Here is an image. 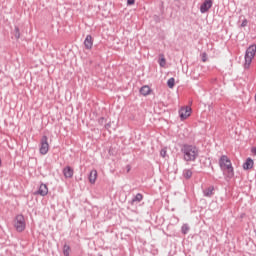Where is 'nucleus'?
Here are the masks:
<instances>
[{"mask_svg":"<svg viewBox=\"0 0 256 256\" xmlns=\"http://www.w3.org/2000/svg\"><path fill=\"white\" fill-rule=\"evenodd\" d=\"M180 151L187 163L197 161V157H199V148L195 145L183 144Z\"/></svg>","mask_w":256,"mask_h":256,"instance_id":"f257e3e1","label":"nucleus"},{"mask_svg":"<svg viewBox=\"0 0 256 256\" xmlns=\"http://www.w3.org/2000/svg\"><path fill=\"white\" fill-rule=\"evenodd\" d=\"M219 167L221 171L226 173L228 179H233L235 177V170L233 169V164L231 159L227 155H222L219 159Z\"/></svg>","mask_w":256,"mask_h":256,"instance_id":"f03ea898","label":"nucleus"},{"mask_svg":"<svg viewBox=\"0 0 256 256\" xmlns=\"http://www.w3.org/2000/svg\"><path fill=\"white\" fill-rule=\"evenodd\" d=\"M255 53H256L255 44L247 48L246 54H245V64H244L245 69H249L251 63L253 62V57H255Z\"/></svg>","mask_w":256,"mask_h":256,"instance_id":"7ed1b4c3","label":"nucleus"},{"mask_svg":"<svg viewBox=\"0 0 256 256\" xmlns=\"http://www.w3.org/2000/svg\"><path fill=\"white\" fill-rule=\"evenodd\" d=\"M14 227L18 233H23V230L27 227V224L25 223V216H23V214H19L15 217Z\"/></svg>","mask_w":256,"mask_h":256,"instance_id":"20e7f679","label":"nucleus"},{"mask_svg":"<svg viewBox=\"0 0 256 256\" xmlns=\"http://www.w3.org/2000/svg\"><path fill=\"white\" fill-rule=\"evenodd\" d=\"M49 138L47 136H42L41 140H40V154L41 155H47V153H49Z\"/></svg>","mask_w":256,"mask_h":256,"instance_id":"39448f33","label":"nucleus"},{"mask_svg":"<svg viewBox=\"0 0 256 256\" xmlns=\"http://www.w3.org/2000/svg\"><path fill=\"white\" fill-rule=\"evenodd\" d=\"M213 7V0H205L200 6V13H207Z\"/></svg>","mask_w":256,"mask_h":256,"instance_id":"423d86ee","label":"nucleus"},{"mask_svg":"<svg viewBox=\"0 0 256 256\" xmlns=\"http://www.w3.org/2000/svg\"><path fill=\"white\" fill-rule=\"evenodd\" d=\"M179 115H180V118H181L182 121L187 119V117L191 116V107L186 106L184 108H181L179 110Z\"/></svg>","mask_w":256,"mask_h":256,"instance_id":"0eeeda50","label":"nucleus"},{"mask_svg":"<svg viewBox=\"0 0 256 256\" xmlns=\"http://www.w3.org/2000/svg\"><path fill=\"white\" fill-rule=\"evenodd\" d=\"M49 193V188L46 186V184H41L39 186V189L37 192L34 193V195H40L41 197H45Z\"/></svg>","mask_w":256,"mask_h":256,"instance_id":"6e6552de","label":"nucleus"},{"mask_svg":"<svg viewBox=\"0 0 256 256\" xmlns=\"http://www.w3.org/2000/svg\"><path fill=\"white\" fill-rule=\"evenodd\" d=\"M62 173L65 179H72L75 171L71 168V166H66L65 168H63Z\"/></svg>","mask_w":256,"mask_h":256,"instance_id":"1a4fd4ad","label":"nucleus"},{"mask_svg":"<svg viewBox=\"0 0 256 256\" xmlns=\"http://www.w3.org/2000/svg\"><path fill=\"white\" fill-rule=\"evenodd\" d=\"M204 197H213L215 195V186H209L202 191Z\"/></svg>","mask_w":256,"mask_h":256,"instance_id":"9d476101","label":"nucleus"},{"mask_svg":"<svg viewBox=\"0 0 256 256\" xmlns=\"http://www.w3.org/2000/svg\"><path fill=\"white\" fill-rule=\"evenodd\" d=\"M85 49L91 50L93 49V36L87 35L84 40Z\"/></svg>","mask_w":256,"mask_h":256,"instance_id":"9b49d317","label":"nucleus"},{"mask_svg":"<svg viewBox=\"0 0 256 256\" xmlns=\"http://www.w3.org/2000/svg\"><path fill=\"white\" fill-rule=\"evenodd\" d=\"M253 159L247 158L246 161L243 164V169L245 171H249V169H253Z\"/></svg>","mask_w":256,"mask_h":256,"instance_id":"f8f14e48","label":"nucleus"},{"mask_svg":"<svg viewBox=\"0 0 256 256\" xmlns=\"http://www.w3.org/2000/svg\"><path fill=\"white\" fill-rule=\"evenodd\" d=\"M89 182L93 185L97 181V170H92L89 174Z\"/></svg>","mask_w":256,"mask_h":256,"instance_id":"ddd939ff","label":"nucleus"},{"mask_svg":"<svg viewBox=\"0 0 256 256\" xmlns=\"http://www.w3.org/2000/svg\"><path fill=\"white\" fill-rule=\"evenodd\" d=\"M140 93L141 95H143L144 97H147V95H149V93H151V88L149 86H142L140 88Z\"/></svg>","mask_w":256,"mask_h":256,"instance_id":"4468645a","label":"nucleus"},{"mask_svg":"<svg viewBox=\"0 0 256 256\" xmlns=\"http://www.w3.org/2000/svg\"><path fill=\"white\" fill-rule=\"evenodd\" d=\"M141 201H143V194L137 193L135 197L131 200V205H133L134 203H141Z\"/></svg>","mask_w":256,"mask_h":256,"instance_id":"2eb2a0df","label":"nucleus"},{"mask_svg":"<svg viewBox=\"0 0 256 256\" xmlns=\"http://www.w3.org/2000/svg\"><path fill=\"white\" fill-rule=\"evenodd\" d=\"M183 177L184 179H191V177H193V171H191V169H184Z\"/></svg>","mask_w":256,"mask_h":256,"instance_id":"dca6fc26","label":"nucleus"},{"mask_svg":"<svg viewBox=\"0 0 256 256\" xmlns=\"http://www.w3.org/2000/svg\"><path fill=\"white\" fill-rule=\"evenodd\" d=\"M160 67H165L167 65V60L165 59V55L160 54V59L158 61Z\"/></svg>","mask_w":256,"mask_h":256,"instance_id":"f3484780","label":"nucleus"},{"mask_svg":"<svg viewBox=\"0 0 256 256\" xmlns=\"http://www.w3.org/2000/svg\"><path fill=\"white\" fill-rule=\"evenodd\" d=\"M69 253H71V246L64 244L63 246V255L64 256H69Z\"/></svg>","mask_w":256,"mask_h":256,"instance_id":"a211bd4d","label":"nucleus"},{"mask_svg":"<svg viewBox=\"0 0 256 256\" xmlns=\"http://www.w3.org/2000/svg\"><path fill=\"white\" fill-rule=\"evenodd\" d=\"M13 35H14L15 39H19L21 37V32L19 30V26L14 27Z\"/></svg>","mask_w":256,"mask_h":256,"instance_id":"6ab92c4d","label":"nucleus"},{"mask_svg":"<svg viewBox=\"0 0 256 256\" xmlns=\"http://www.w3.org/2000/svg\"><path fill=\"white\" fill-rule=\"evenodd\" d=\"M167 86L169 87V89H173V87H175V78H169L167 81Z\"/></svg>","mask_w":256,"mask_h":256,"instance_id":"aec40b11","label":"nucleus"},{"mask_svg":"<svg viewBox=\"0 0 256 256\" xmlns=\"http://www.w3.org/2000/svg\"><path fill=\"white\" fill-rule=\"evenodd\" d=\"M189 225L188 224H183L181 227V232L183 233V235H187L189 233Z\"/></svg>","mask_w":256,"mask_h":256,"instance_id":"412c9836","label":"nucleus"},{"mask_svg":"<svg viewBox=\"0 0 256 256\" xmlns=\"http://www.w3.org/2000/svg\"><path fill=\"white\" fill-rule=\"evenodd\" d=\"M98 123H99V125L103 126L107 123V119L105 117H100L98 119Z\"/></svg>","mask_w":256,"mask_h":256,"instance_id":"4be33fe9","label":"nucleus"},{"mask_svg":"<svg viewBox=\"0 0 256 256\" xmlns=\"http://www.w3.org/2000/svg\"><path fill=\"white\" fill-rule=\"evenodd\" d=\"M160 155L163 157V159H165V157H167V148L161 149Z\"/></svg>","mask_w":256,"mask_h":256,"instance_id":"5701e85b","label":"nucleus"},{"mask_svg":"<svg viewBox=\"0 0 256 256\" xmlns=\"http://www.w3.org/2000/svg\"><path fill=\"white\" fill-rule=\"evenodd\" d=\"M104 128L107 129V131H109L111 129V122H106L104 124Z\"/></svg>","mask_w":256,"mask_h":256,"instance_id":"b1692460","label":"nucleus"},{"mask_svg":"<svg viewBox=\"0 0 256 256\" xmlns=\"http://www.w3.org/2000/svg\"><path fill=\"white\" fill-rule=\"evenodd\" d=\"M247 23H248L247 19H244L241 23V27H247Z\"/></svg>","mask_w":256,"mask_h":256,"instance_id":"393cba45","label":"nucleus"},{"mask_svg":"<svg viewBox=\"0 0 256 256\" xmlns=\"http://www.w3.org/2000/svg\"><path fill=\"white\" fill-rule=\"evenodd\" d=\"M127 5H135V0H127Z\"/></svg>","mask_w":256,"mask_h":256,"instance_id":"a878e982","label":"nucleus"},{"mask_svg":"<svg viewBox=\"0 0 256 256\" xmlns=\"http://www.w3.org/2000/svg\"><path fill=\"white\" fill-rule=\"evenodd\" d=\"M202 61H203V63H205L207 61V54L206 53L203 54Z\"/></svg>","mask_w":256,"mask_h":256,"instance_id":"bb28decb","label":"nucleus"},{"mask_svg":"<svg viewBox=\"0 0 256 256\" xmlns=\"http://www.w3.org/2000/svg\"><path fill=\"white\" fill-rule=\"evenodd\" d=\"M126 171H127V173H129L130 171H131V165H126Z\"/></svg>","mask_w":256,"mask_h":256,"instance_id":"cd10ccee","label":"nucleus"},{"mask_svg":"<svg viewBox=\"0 0 256 256\" xmlns=\"http://www.w3.org/2000/svg\"><path fill=\"white\" fill-rule=\"evenodd\" d=\"M251 152H252L254 155H256V147H253V148L251 149Z\"/></svg>","mask_w":256,"mask_h":256,"instance_id":"c85d7f7f","label":"nucleus"},{"mask_svg":"<svg viewBox=\"0 0 256 256\" xmlns=\"http://www.w3.org/2000/svg\"><path fill=\"white\" fill-rule=\"evenodd\" d=\"M1 165H3V163H2V160H1V158H0V167H1Z\"/></svg>","mask_w":256,"mask_h":256,"instance_id":"c756f323","label":"nucleus"}]
</instances>
